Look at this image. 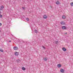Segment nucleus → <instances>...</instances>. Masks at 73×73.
<instances>
[{
	"label": "nucleus",
	"instance_id": "obj_1",
	"mask_svg": "<svg viewBox=\"0 0 73 73\" xmlns=\"http://www.w3.org/2000/svg\"><path fill=\"white\" fill-rule=\"evenodd\" d=\"M15 55L16 56H19V52H15Z\"/></svg>",
	"mask_w": 73,
	"mask_h": 73
},
{
	"label": "nucleus",
	"instance_id": "obj_2",
	"mask_svg": "<svg viewBox=\"0 0 73 73\" xmlns=\"http://www.w3.org/2000/svg\"><path fill=\"white\" fill-rule=\"evenodd\" d=\"M14 50H16L18 49V48L17 46H14L13 48Z\"/></svg>",
	"mask_w": 73,
	"mask_h": 73
},
{
	"label": "nucleus",
	"instance_id": "obj_3",
	"mask_svg": "<svg viewBox=\"0 0 73 73\" xmlns=\"http://www.w3.org/2000/svg\"><path fill=\"white\" fill-rule=\"evenodd\" d=\"M62 29L64 30H65L66 29V27L65 26H63L62 27Z\"/></svg>",
	"mask_w": 73,
	"mask_h": 73
},
{
	"label": "nucleus",
	"instance_id": "obj_4",
	"mask_svg": "<svg viewBox=\"0 0 73 73\" xmlns=\"http://www.w3.org/2000/svg\"><path fill=\"white\" fill-rule=\"evenodd\" d=\"M60 71L61 73H64V69H61L60 70Z\"/></svg>",
	"mask_w": 73,
	"mask_h": 73
},
{
	"label": "nucleus",
	"instance_id": "obj_5",
	"mask_svg": "<svg viewBox=\"0 0 73 73\" xmlns=\"http://www.w3.org/2000/svg\"><path fill=\"white\" fill-rule=\"evenodd\" d=\"M43 17L44 19H46L47 18V16H46V15H44L43 16Z\"/></svg>",
	"mask_w": 73,
	"mask_h": 73
},
{
	"label": "nucleus",
	"instance_id": "obj_6",
	"mask_svg": "<svg viewBox=\"0 0 73 73\" xmlns=\"http://www.w3.org/2000/svg\"><path fill=\"white\" fill-rule=\"evenodd\" d=\"M61 24L62 25H65V23L64 22L62 21L61 22Z\"/></svg>",
	"mask_w": 73,
	"mask_h": 73
},
{
	"label": "nucleus",
	"instance_id": "obj_7",
	"mask_svg": "<svg viewBox=\"0 0 73 73\" xmlns=\"http://www.w3.org/2000/svg\"><path fill=\"white\" fill-rule=\"evenodd\" d=\"M62 49L63 50V51H64V52H65V51H66V49L65 48V47H63L62 48Z\"/></svg>",
	"mask_w": 73,
	"mask_h": 73
},
{
	"label": "nucleus",
	"instance_id": "obj_8",
	"mask_svg": "<svg viewBox=\"0 0 73 73\" xmlns=\"http://www.w3.org/2000/svg\"><path fill=\"white\" fill-rule=\"evenodd\" d=\"M62 18L63 19H66V17L65 15L62 16Z\"/></svg>",
	"mask_w": 73,
	"mask_h": 73
},
{
	"label": "nucleus",
	"instance_id": "obj_9",
	"mask_svg": "<svg viewBox=\"0 0 73 73\" xmlns=\"http://www.w3.org/2000/svg\"><path fill=\"white\" fill-rule=\"evenodd\" d=\"M56 4H57V5H58V4H60V2H59V1H57V2H56Z\"/></svg>",
	"mask_w": 73,
	"mask_h": 73
},
{
	"label": "nucleus",
	"instance_id": "obj_10",
	"mask_svg": "<svg viewBox=\"0 0 73 73\" xmlns=\"http://www.w3.org/2000/svg\"><path fill=\"white\" fill-rule=\"evenodd\" d=\"M57 66L58 68H60L61 67V65L60 64H58L57 65Z\"/></svg>",
	"mask_w": 73,
	"mask_h": 73
},
{
	"label": "nucleus",
	"instance_id": "obj_11",
	"mask_svg": "<svg viewBox=\"0 0 73 73\" xmlns=\"http://www.w3.org/2000/svg\"><path fill=\"white\" fill-rule=\"evenodd\" d=\"M44 61H46L48 60V58L46 57L44 58Z\"/></svg>",
	"mask_w": 73,
	"mask_h": 73
},
{
	"label": "nucleus",
	"instance_id": "obj_12",
	"mask_svg": "<svg viewBox=\"0 0 73 73\" xmlns=\"http://www.w3.org/2000/svg\"><path fill=\"white\" fill-rule=\"evenodd\" d=\"M4 51L3 50V49L2 48L0 49V52H3Z\"/></svg>",
	"mask_w": 73,
	"mask_h": 73
},
{
	"label": "nucleus",
	"instance_id": "obj_13",
	"mask_svg": "<svg viewBox=\"0 0 73 73\" xmlns=\"http://www.w3.org/2000/svg\"><path fill=\"white\" fill-rule=\"evenodd\" d=\"M22 70H25V68L23 67H22Z\"/></svg>",
	"mask_w": 73,
	"mask_h": 73
},
{
	"label": "nucleus",
	"instance_id": "obj_14",
	"mask_svg": "<svg viewBox=\"0 0 73 73\" xmlns=\"http://www.w3.org/2000/svg\"><path fill=\"white\" fill-rule=\"evenodd\" d=\"M55 42L56 44H57V43L58 42V41H55Z\"/></svg>",
	"mask_w": 73,
	"mask_h": 73
},
{
	"label": "nucleus",
	"instance_id": "obj_15",
	"mask_svg": "<svg viewBox=\"0 0 73 73\" xmlns=\"http://www.w3.org/2000/svg\"><path fill=\"white\" fill-rule=\"evenodd\" d=\"M35 33H37V30H35L34 31Z\"/></svg>",
	"mask_w": 73,
	"mask_h": 73
},
{
	"label": "nucleus",
	"instance_id": "obj_16",
	"mask_svg": "<svg viewBox=\"0 0 73 73\" xmlns=\"http://www.w3.org/2000/svg\"><path fill=\"white\" fill-rule=\"evenodd\" d=\"M26 20H27V21H29V18H26Z\"/></svg>",
	"mask_w": 73,
	"mask_h": 73
},
{
	"label": "nucleus",
	"instance_id": "obj_17",
	"mask_svg": "<svg viewBox=\"0 0 73 73\" xmlns=\"http://www.w3.org/2000/svg\"><path fill=\"white\" fill-rule=\"evenodd\" d=\"M70 5L71 6H73V2L71 3H70Z\"/></svg>",
	"mask_w": 73,
	"mask_h": 73
},
{
	"label": "nucleus",
	"instance_id": "obj_18",
	"mask_svg": "<svg viewBox=\"0 0 73 73\" xmlns=\"http://www.w3.org/2000/svg\"><path fill=\"white\" fill-rule=\"evenodd\" d=\"M2 17H3V15H2L0 14V18H2Z\"/></svg>",
	"mask_w": 73,
	"mask_h": 73
},
{
	"label": "nucleus",
	"instance_id": "obj_19",
	"mask_svg": "<svg viewBox=\"0 0 73 73\" xmlns=\"http://www.w3.org/2000/svg\"><path fill=\"white\" fill-rule=\"evenodd\" d=\"M42 46L43 47V48L44 49H45V47H44V46Z\"/></svg>",
	"mask_w": 73,
	"mask_h": 73
},
{
	"label": "nucleus",
	"instance_id": "obj_20",
	"mask_svg": "<svg viewBox=\"0 0 73 73\" xmlns=\"http://www.w3.org/2000/svg\"><path fill=\"white\" fill-rule=\"evenodd\" d=\"M22 42L23 43H25V42L24 40H22Z\"/></svg>",
	"mask_w": 73,
	"mask_h": 73
},
{
	"label": "nucleus",
	"instance_id": "obj_21",
	"mask_svg": "<svg viewBox=\"0 0 73 73\" xmlns=\"http://www.w3.org/2000/svg\"><path fill=\"white\" fill-rule=\"evenodd\" d=\"M1 8H2V9H3V8H4V6H1Z\"/></svg>",
	"mask_w": 73,
	"mask_h": 73
},
{
	"label": "nucleus",
	"instance_id": "obj_22",
	"mask_svg": "<svg viewBox=\"0 0 73 73\" xmlns=\"http://www.w3.org/2000/svg\"><path fill=\"white\" fill-rule=\"evenodd\" d=\"M22 9H25V7H22Z\"/></svg>",
	"mask_w": 73,
	"mask_h": 73
},
{
	"label": "nucleus",
	"instance_id": "obj_23",
	"mask_svg": "<svg viewBox=\"0 0 73 73\" xmlns=\"http://www.w3.org/2000/svg\"><path fill=\"white\" fill-rule=\"evenodd\" d=\"M1 25H2V24L1 23H0V26H1Z\"/></svg>",
	"mask_w": 73,
	"mask_h": 73
},
{
	"label": "nucleus",
	"instance_id": "obj_24",
	"mask_svg": "<svg viewBox=\"0 0 73 73\" xmlns=\"http://www.w3.org/2000/svg\"><path fill=\"white\" fill-rule=\"evenodd\" d=\"M9 42H11V41L10 40V41H9Z\"/></svg>",
	"mask_w": 73,
	"mask_h": 73
},
{
	"label": "nucleus",
	"instance_id": "obj_25",
	"mask_svg": "<svg viewBox=\"0 0 73 73\" xmlns=\"http://www.w3.org/2000/svg\"><path fill=\"white\" fill-rule=\"evenodd\" d=\"M0 14H1V11H0Z\"/></svg>",
	"mask_w": 73,
	"mask_h": 73
},
{
	"label": "nucleus",
	"instance_id": "obj_26",
	"mask_svg": "<svg viewBox=\"0 0 73 73\" xmlns=\"http://www.w3.org/2000/svg\"><path fill=\"white\" fill-rule=\"evenodd\" d=\"M65 34H67V33H65Z\"/></svg>",
	"mask_w": 73,
	"mask_h": 73
},
{
	"label": "nucleus",
	"instance_id": "obj_27",
	"mask_svg": "<svg viewBox=\"0 0 73 73\" xmlns=\"http://www.w3.org/2000/svg\"><path fill=\"white\" fill-rule=\"evenodd\" d=\"M23 19H24V18H23Z\"/></svg>",
	"mask_w": 73,
	"mask_h": 73
}]
</instances>
